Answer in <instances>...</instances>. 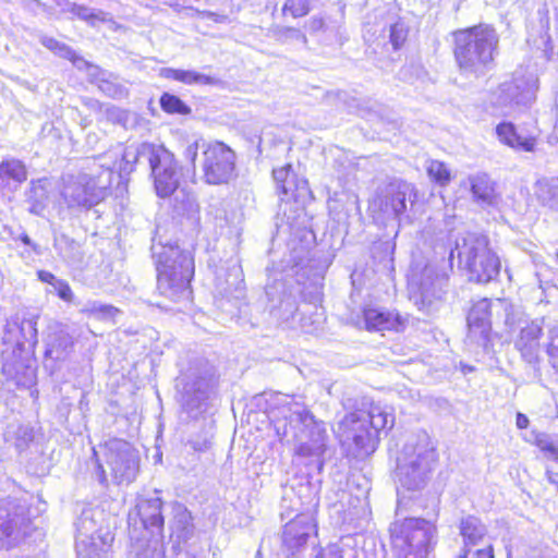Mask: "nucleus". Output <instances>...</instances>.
Listing matches in <instances>:
<instances>
[{
    "label": "nucleus",
    "instance_id": "nucleus-1",
    "mask_svg": "<svg viewBox=\"0 0 558 558\" xmlns=\"http://www.w3.org/2000/svg\"><path fill=\"white\" fill-rule=\"evenodd\" d=\"M271 417L277 436L282 441L290 430L295 440L294 454L305 465L322 471L324 454L327 450V429L325 423L315 420L303 402L302 397L283 396Z\"/></svg>",
    "mask_w": 558,
    "mask_h": 558
},
{
    "label": "nucleus",
    "instance_id": "nucleus-2",
    "mask_svg": "<svg viewBox=\"0 0 558 558\" xmlns=\"http://www.w3.org/2000/svg\"><path fill=\"white\" fill-rule=\"evenodd\" d=\"M36 325L35 318L16 315L4 326L2 373L8 381L20 388H31L36 383V361L33 357L37 344Z\"/></svg>",
    "mask_w": 558,
    "mask_h": 558
},
{
    "label": "nucleus",
    "instance_id": "nucleus-3",
    "mask_svg": "<svg viewBox=\"0 0 558 558\" xmlns=\"http://www.w3.org/2000/svg\"><path fill=\"white\" fill-rule=\"evenodd\" d=\"M151 253L157 269V290L173 303L189 302L192 295L191 279L194 260L190 252L177 244L163 242L159 228L153 238Z\"/></svg>",
    "mask_w": 558,
    "mask_h": 558
},
{
    "label": "nucleus",
    "instance_id": "nucleus-4",
    "mask_svg": "<svg viewBox=\"0 0 558 558\" xmlns=\"http://www.w3.org/2000/svg\"><path fill=\"white\" fill-rule=\"evenodd\" d=\"M317 530L312 514L300 513L282 526L280 547L276 558H362L354 548L355 541L351 536L330 544L316 551L314 556L310 550L316 546Z\"/></svg>",
    "mask_w": 558,
    "mask_h": 558
},
{
    "label": "nucleus",
    "instance_id": "nucleus-5",
    "mask_svg": "<svg viewBox=\"0 0 558 558\" xmlns=\"http://www.w3.org/2000/svg\"><path fill=\"white\" fill-rule=\"evenodd\" d=\"M111 183L112 171L93 158L77 173L62 177L60 196L70 210H89L107 197Z\"/></svg>",
    "mask_w": 558,
    "mask_h": 558
},
{
    "label": "nucleus",
    "instance_id": "nucleus-6",
    "mask_svg": "<svg viewBox=\"0 0 558 558\" xmlns=\"http://www.w3.org/2000/svg\"><path fill=\"white\" fill-rule=\"evenodd\" d=\"M454 58L464 73L483 75L498 53L499 36L488 24H478L453 33Z\"/></svg>",
    "mask_w": 558,
    "mask_h": 558
},
{
    "label": "nucleus",
    "instance_id": "nucleus-7",
    "mask_svg": "<svg viewBox=\"0 0 558 558\" xmlns=\"http://www.w3.org/2000/svg\"><path fill=\"white\" fill-rule=\"evenodd\" d=\"M437 462L436 448L425 432H420L407 440L398 459L396 476L408 490L425 487Z\"/></svg>",
    "mask_w": 558,
    "mask_h": 558
},
{
    "label": "nucleus",
    "instance_id": "nucleus-8",
    "mask_svg": "<svg viewBox=\"0 0 558 558\" xmlns=\"http://www.w3.org/2000/svg\"><path fill=\"white\" fill-rule=\"evenodd\" d=\"M215 367L204 359L191 362L177 379L182 412L192 420H199L208 411L216 388Z\"/></svg>",
    "mask_w": 558,
    "mask_h": 558
},
{
    "label": "nucleus",
    "instance_id": "nucleus-9",
    "mask_svg": "<svg viewBox=\"0 0 558 558\" xmlns=\"http://www.w3.org/2000/svg\"><path fill=\"white\" fill-rule=\"evenodd\" d=\"M457 254L460 266L468 270L469 279L477 283L494 280L500 270L498 256L489 248L488 239L480 233L466 232L456 241L450 258Z\"/></svg>",
    "mask_w": 558,
    "mask_h": 558
},
{
    "label": "nucleus",
    "instance_id": "nucleus-10",
    "mask_svg": "<svg viewBox=\"0 0 558 558\" xmlns=\"http://www.w3.org/2000/svg\"><path fill=\"white\" fill-rule=\"evenodd\" d=\"M397 558H427L436 544V526L425 519L407 518L390 527Z\"/></svg>",
    "mask_w": 558,
    "mask_h": 558
},
{
    "label": "nucleus",
    "instance_id": "nucleus-11",
    "mask_svg": "<svg viewBox=\"0 0 558 558\" xmlns=\"http://www.w3.org/2000/svg\"><path fill=\"white\" fill-rule=\"evenodd\" d=\"M446 281V276L425 257L417 256L412 259L408 274L409 290L411 299L421 311L430 313L436 310Z\"/></svg>",
    "mask_w": 558,
    "mask_h": 558
},
{
    "label": "nucleus",
    "instance_id": "nucleus-12",
    "mask_svg": "<svg viewBox=\"0 0 558 558\" xmlns=\"http://www.w3.org/2000/svg\"><path fill=\"white\" fill-rule=\"evenodd\" d=\"M144 161L149 165L154 189L160 198H167L178 191L181 172L174 155L165 148L153 144L143 150Z\"/></svg>",
    "mask_w": 558,
    "mask_h": 558
},
{
    "label": "nucleus",
    "instance_id": "nucleus-13",
    "mask_svg": "<svg viewBox=\"0 0 558 558\" xmlns=\"http://www.w3.org/2000/svg\"><path fill=\"white\" fill-rule=\"evenodd\" d=\"M201 167L208 184H227L236 178V155L222 142H202Z\"/></svg>",
    "mask_w": 558,
    "mask_h": 558
},
{
    "label": "nucleus",
    "instance_id": "nucleus-14",
    "mask_svg": "<svg viewBox=\"0 0 558 558\" xmlns=\"http://www.w3.org/2000/svg\"><path fill=\"white\" fill-rule=\"evenodd\" d=\"M32 532V521L25 504L16 499L0 501V549L19 547Z\"/></svg>",
    "mask_w": 558,
    "mask_h": 558
},
{
    "label": "nucleus",
    "instance_id": "nucleus-15",
    "mask_svg": "<svg viewBox=\"0 0 558 558\" xmlns=\"http://www.w3.org/2000/svg\"><path fill=\"white\" fill-rule=\"evenodd\" d=\"M538 88L537 77L533 73L515 71L509 82H504L494 94L493 105L501 113L510 114L519 107H527L535 99Z\"/></svg>",
    "mask_w": 558,
    "mask_h": 558
},
{
    "label": "nucleus",
    "instance_id": "nucleus-16",
    "mask_svg": "<svg viewBox=\"0 0 558 558\" xmlns=\"http://www.w3.org/2000/svg\"><path fill=\"white\" fill-rule=\"evenodd\" d=\"M416 201V191L413 184L393 180L381 189L373 201L374 209L383 214L385 218L397 219L400 222L408 220V208Z\"/></svg>",
    "mask_w": 558,
    "mask_h": 558
},
{
    "label": "nucleus",
    "instance_id": "nucleus-17",
    "mask_svg": "<svg viewBox=\"0 0 558 558\" xmlns=\"http://www.w3.org/2000/svg\"><path fill=\"white\" fill-rule=\"evenodd\" d=\"M155 492L154 496H141L135 507L129 512V525L131 538L137 535V524L143 532L140 535L148 537H163L165 518L162 514V500Z\"/></svg>",
    "mask_w": 558,
    "mask_h": 558
},
{
    "label": "nucleus",
    "instance_id": "nucleus-18",
    "mask_svg": "<svg viewBox=\"0 0 558 558\" xmlns=\"http://www.w3.org/2000/svg\"><path fill=\"white\" fill-rule=\"evenodd\" d=\"M104 458L117 484H130L135 480L140 470V456L130 442L122 439L107 441Z\"/></svg>",
    "mask_w": 558,
    "mask_h": 558
},
{
    "label": "nucleus",
    "instance_id": "nucleus-19",
    "mask_svg": "<svg viewBox=\"0 0 558 558\" xmlns=\"http://www.w3.org/2000/svg\"><path fill=\"white\" fill-rule=\"evenodd\" d=\"M544 323V317L521 322L513 340L514 348L519 351L522 360L531 365H537L541 361V338Z\"/></svg>",
    "mask_w": 558,
    "mask_h": 558
},
{
    "label": "nucleus",
    "instance_id": "nucleus-20",
    "mask_svg": "<svg viewBox=\"0 0 558 558\" xmlns=\"http://www.w3.org/2000/svg\"><path fill=\"white\" fill-rule=\"evenodd\" d=\"M265 292L271 303V311H277L280 319L289 320L294 318L298 312L299 288L288 286L281 279H275L272 283L266 286Z\"/></svg>",
    "mask_w": 558,
    "mask_h": 558
},
{
    "label": "nucleus",
    "instance_id": "nucleus-21",
    "mask_svg": "<svg viewBox=\"0 0 558 558\" xmlns=\"http://www.w3.org/2000/svg\"><path fill=\"white\" fill-rule=\"evenodd\" d=\"M95 517L96 510L84 509L75 522L78 558H102L100 551L95 548L96 539L100 538L99 526Z\"/></svg>",
    "mask_w": 558,
    "mask_h": 558
},
{
    "label": "nucleus",
    "instance_id": "nucleus-22",
    "mask_svg": "<svg viewBox=\"0 0 558 558\" xmlns=\"http://www.w3.org/2000/svg\"><path fill=\"white\" fill-rule=\"evenodd\" d=\"M492 302L488 299H481L473 302L468 313V338L478 345L486 347L489 342L492 331Z\"/></svg>",
    "mask_w": 558,
    "mask_h": 558
},
{
    "label": "nucleus",
    "instance_id": "nucleus-23",
    "mask_svg": "<svg viewBox=\"0 0 558 558\" xmlns=\"http://www.w3.org/2000/svg\"><path fill=\"white\" fill-rule=\"evenodd\" d=\"M365 417L364 410L349 413L339 423V430L345 441H352L361 453L369 454L375 451L377 444L367 447L360 441V436L364 438V435L371 434V427Z\"/></svg>",
    "mask_w": 558,
    "mask_h": 558
},
{
    "label": "nucleus",
    "instance_id": "nucleus-24",
    "mask_svg": "<svg viewBox=\"0 0 558 558\" xmlns=\"http://www.w3.org/2000/svg\"><path fill=\"white\" fill-rule=\"evenodd\" d=\"M365 418L371 427V434L360 436V441L367 447L373 444H378L379 434L386 429H390L395 424V415L387 407L380 404H371L369 409L365 411Z\"/></svg>",
    "mask_w": 558,
    "mask_h": 558
},
{
    "label": "nucleus",
    "instance_id": "nucleus-25",
    "mask_svg": "<svg viewBox=\"0 0 558 558\" xmlns=\"http://www.w3.org/2000/svg\"><path fill=\"white\" fill-rule=\"evenodd\" d=\"M243 275L241 267L236 263L216 272V289L225 298H240L243 290Z\"/></svg>",
    "mask_w": 558,
    "mask_h": 558
},
{
    "label": "nucleus",
    "instance_id": "nucleus-26",
    "mask_svg": "<svg viewBox=\"0 0 558 558\" xmlns=\"http://www.w3.org/2000/svg\"><path fill=\"white\" fill-rule=\"evenodd\" d=\"M469 185L474 202L481 206L494 205L497 201L495 183L488 174L478 172L466 178L463 185Z\"/></svg>",
    "mask_w": 558,
    "mask_h": 558
},
{
    "label": "nucleus",
    "instance_id": "nucleus-27",
    "mask_svg": "<svg viewBox=\"0 0 558 558\" xmlns=\"http://www.w3.org/2000/svg\"><path fill=\"white\" fill-rule=\"evenodd\" d=\"M150 143H142L137 146H128L123 148L121 153V158L114 161L111 165L107 162H98V165H104V168L110 169L113 172H118L121 179L128 177L131 172L134 171L136 163H142L144 161L143 150L146 147H151Z\"/></svg>",
    "mask_w": 558,
    "mask_h": 558
},
{
    "label": "nucleus",
    "instance_id": "nucleus-28",
    "mask_svg": "<svg viewBox=\"0 0 558 558\" xmlns=\"http://www.w3.org/2000/svg\"><path fill=\"white\" fill-rule=\"evenodd\" d=\"M131 539L128 558H165L163 537L138 535Z\"/></svg>",
    "mask_w": 558,
    "mask_h": 558
},
{
    "label": "nucleus",
    "instance_id": "nucleus-29",
    "mask_svg": "<svg viewBox=\"0 0 558 558\" xmlns=\"http://www.w3.org/2000/svg\"><path fill=\"white\" fill-rule=\"evenodd\" d=\"M173 518L170 521L171 536L178 543L189 541L194 534V524L191 512L182 504H174L172 508Z\"/></svg>",
    "mask_w": 558,
    "mask_h": 558
},
{
    "label": "nucleus",
    "instance_id": "nucleus-30",
    "mask_svg": "<svg viewBox=\"0 0 558 558\" xmlns=\"http://www.w3.org/2000/svg\"><path fill=\"white\" fill-rule=\"evenodd\" d=\"M26 179L27 171L22 161L12 158L0 163V189L14 191Z\"/></svg>",
    "mask_w": 558,
    "mask_h": 558
},
{
    "label": "nucleus",
    "instance_id": "nucleus-31",
    "mask_svg": "<svg viewBox=\"0 0 558 558\" xmlns=\"http://www.w3.org/2000/svg\"><path fill=\"white\" fill-rule=\"evenodd\" d=\"M159 76L166 80L181 82L186 85H216L218 83L217 78L193 70L161 68L159 70Z\"/></svg>",
    "mask_w": 558,
    "mask_h": 558
},
{
    "label": "nucleus",
    "instance_id": "nucleus-32",
    "mask_svg": "<svg viewBox=\"0 0 558 558\" xmlns=\"http://www.w3.org/2000/svg\"><path fill=\"white\" fill-rule=\"evenodd\" d=\"M496 134L499 141L511 148L522 151H532L535 146L533 137H523L518 134L511 122H501L496 126Z\"/></svg>",
    "mask_w": 558,
    "mask_h": 558
},
{
    "label": "nucleus",
    "instance_id": "nucleus-33",
    "mask_svg": "<svg viewBox=\"0 0 558 558\" xmlns=\"http://www.w3.org/2000/svg\"><path fill=\"white\" fill-rule=\"evenodd\" d=\"M39 41L44 47H46L57 56L70 60L78 69H81L82 66H87L88 69L93 70V72H90L92 75H94L95 72L98 71L97 66L90 65L82 57L77 56L76 52L66 44L61 43L56 38L49 36H41Z\"/></svg>",
    "mask_w": 558,
    "mask_h": 558
},
{
    "label": "nucleus",
    "instance_id": "nucleus-34",
    "mask_svg": "<svg viewBox=\"0 0 558 558\" xmlns=\"http://www.w3.org/2000/svg\"><path fill=\"white\" fill-rule=\"evenodd\" d=\"M364 320L367 329H395L401 325L398 314L379 308H366L364 311Z\"/></svg>",
    "mask_w": 558,
    "mask_h": 558
},
{
    "label": "nucleus",
    "instance_id": "nucleus-35",
    "mask_svg": "<svg viewBox=\"0 0 558 558\" xmlns=\"http://www.w3.org/2000/svg\"><path fill=\"white\" fill-rule=\"evenodd\" d=\"M460 533L463 537L464 547L478 545L487 534L486 526L473 515L463 518L460 523Z\"/></svg>",
    "mask_w": 558,
    "mask_h": 558
},
{
    "label": "nucleus",
    "instance_id": "nucleus-36",
    "mask_svg": "<svg viewBox=\"0 0 558 558\" xmlns=\"http://www.w3.org/2000/svg\"><path fill=\"white\" fill-rule=\"evenodd\" d=\"M57 5L60 8L61 12H70L77 19L87 22L92 26H94L97 22H105V13L100 10L95 11L83 4H77L74 2H70L68 0H56Z\"/></svg>",
    "mask_w": 558,
    "mask_h": 558
},
{
    "label": "nucleus",
    "instance_id": "nucleus-37",
    "mask_svg": "<svg viewBox=\"0 0 558 558\" xmlns=\"http://www.w3.org/2000/svg\"><path fill=\"white\" fill-rule=\"evenodd\" d=\"M53 246L61 258L70 265L78 263L83 258L80 243L64 233L54 235Z\"/></svg>",
    "mask_w": 558,
    "mask_h": 558
},
{
    "label": "nucleus",
    "instance_id": "nucleus-38",
    "mask_svg": "<svg viewBox=\"0 0 558 558\" xmlns=\"http://www.w3.org/2000/svg\"><path fill=\"white\" fill-rule=\"evenodd\" d=\"M73 348L72 337L60 330L49 337L46 355L53 360H64Z\"/></svg>",
    "mask_w": 558,
    "mask_h": 558
},
{
    "label": "nucleus",
    "instance_id": "nucleus-39",
    "mask_svg": "<svg viewBox=\"0 0 558 558\" xmlns=\"http://www.w3.org/2000/svg\"><path fill=\"white\" fill-rule=\"evenodd\" d=\"M535 195L544 206L558 210V178L538 180Z\"/></svg>",
    "mask_w": 558,
    "mask_h": 558
},
{
    "label": "nucleus",
    "instance_id": "nucleus-40",
    "mask_svg": "<svg viewBox=\"0 0 558 558\" xmlns=\"http://www.w3.org/2000/svg\"><path fill=\"white\" fill-rule=\"evenodd\" d=\"M82 312L90 317L110 320L119 314V310L113 305L102 303L100 301H88L84 304Z\"/></svg>",
    "mask_w": 558,
    "mask_h": 558
},
{
    "label": "nucleus",
    "instance_id": "nucleus-41",
    "mask_svg": "<svg viewBox=\"0 0 558 558\" xmlns=\"http://www.w3.org/2000/svg\"><path fill=\"white\" fill-rule=\"evenodd\" d=\"M160 108L169 114L186 116L191 113V108L178 96L163 93L159 99Z\"/></svg>",
    "mask_w": 558,
    "mask_h": 558
},
{
    "label": "nucleus",
    "instance_id": "nucleus-42",
    "mask_svg": "<svg viewBox=\"0 0 558 558\" xmlns=\"http://www.w3.org/2000/svg\"><path fill=\"white\" fill-rule=\"evenodd\" d=\"M426 171L430 180L440 186H447L451 181V172L442 161L428 160Z\"/></svg>",
    "mask_w": 558,
    "mask_h": 558
},
{
    "label": "nucleus",
    "instance_id": "nucleus-43",
    "mask_svg": "<svg viewBox=\"0 0 558 558\" xmlns=\"http://www.w3.org/2000/svg\"><path fill=\"white\" fill-rule=\"evenodd\" d=\"M213 421L204 420L202 423V434L189 439V444L195 451H205L209 448L213 438Z\"/></svg>",
    "mask_w": 558,
    "mask_h": 558
},
{
    "label": "nucleus",
    "instance_id": "nucleus-44",
    "mask_svg": "<svg viewBox=\"0 0 558 558\" xmlns=\"http://www.w3.org/2000/svg\"><path fill=\"white\" fill-rule=\"evenodd\" d=\"M274 180L277 183V190L281 195L288 196L291 192V183L293 173H291V166L281 167L272 171Z\"/></svg>",
    "mask_w": 558,
    "mask_h": 558
},
{
    "label": "nucleus",
    "instance_id": "nucleus-45",
    "mask_svg": "<svg viewBox=\"0 0 558 558\" xmlns=\"http://www.w3.org/2000/svg\"><path fill=\"white\" fill-rule=\"evenodd\" d=\"M546 354L550 366L558 372V326L548 329Z\"/></svg>",
    "mask_w": 558,
    "mask_h": 558
},
{
    "label": "nucleus",
    "instance_id": "nucleus-46",
    "mask_svg": "<svg viewBox=\"0 0 558 558\" xmlns=\"http://www.w3.org/2000/svg\"><path fill=\"white\" fill-rule=\"evenodd\" d=\"M409 28L404 22L398 21L390 25L389 40L395 50H398L408 38Z\"/></svg>",
    "mask_w": 558,
    "mask_h": 558
},
{
    "label": "nucleus",
    "instance_id": "nucleus-47",
    "mask_svg": "<svg viewBox=\"0 0 558 558\" xmlns=\"http://www.w3.org/2000/svg\"><path fill=\"white\" fill-rule=\"evenodd\" d=\"M535 445L545 453L548 458L558 462V447L553 442L549 435L545 433L535 434Z\"/></svg>",
    "mask_w": 558,
    "mask_h": 558
},
{
    "label": "nucleus",
    "instance_id": "nucleus-48",
    "mask_svg": "<svg viewBox=\"0 0 558 558\" xmlns=\"http://www.w3.org/2000/svg\"><path fill=\"white\" fill-rule=\"evenodd\" d=\"M34 440V428L28 425H21L15 432V447L17 450H26Z\"/></svg>",
    "mask_w": 558,
    "mask_h": 558
},
{
    "label": "nucleus",
    "instance_id": "nucleus-49",
    "mask_svg": "<svg viewBox=\"0 0 558 558\" xmlns=\"http://www.w3.org/2000/svg\"><path fill=\"white\" fill-rule=\"evenodd\" d=\"M17 236H19V241H21L25 245V250L22 252L23 257H25V258L31 257L32 254H35V255L43 254V250H41L40 245L35 243L25 231L19 232Z\"/></svg>",
    "mask_w": 558,
    "mask_h": 558
},
{
    "label": "nucleus",
    "instance_id": "nucleus-50",
    "mask_svg": "<svg viewBox=\"0 0 558 558\" xmlns=\"http://www.w3.org/2000/svg\"><path fill=\"white\" fill-rule=\"evenodd\" d=\"M277 38L281 40L294 39L306 43V36L298 28L294 27H280L276 32Z\"/></svg>",
    "mask_w": 558,
    "mask_h": 558
},
{
    "label": "nucleus",
    "instance_id": "nucleus-51",
    "mask_svg": "<svg viewBox=\"0 0 558 558\" xmlns=\"http://www.w3.org/2000/svg\"><path fill=\"white\" fill-rule=\"evenodd\" d=\"M52 289L61 300L65 302H72L74 294L65 280L58 279L52 286Z\"/></svg>",
    "mask_w": 558,
    "mask_h": 558
},
{
    "label": "nucleus",
    "instance_id": "nucleus-52",
    "mask_svg": "<svg viewBox=\"0 0 558 558\" xmlns=\"http://www.w3.org/2000/svg\"><path fill=\"white\" fill-rule=\"evenodd\" d=\"M100 89L107 95L117 98L122 97L124 95V89L122 86L116 85L109 81L102 80L100 84Z\"/></svg>",
    "mask_w": 558,
    "mask_h": 558
},
{
    "label": "nucleus",
    "instance_id": "nucleus-53",
    "mask_svg": "<svg viewBox=\"0 0 558 558\" xmlns=\"http://www.w3.org/2000/svg\"><path fill=\"white\" fill-rule=\"evenodd\" d=\"M199 148L202 149V142L195 141L194 143L189 144L184 149V158L190 160L193 166H195Z\"/></svg>",
    "mask_w": 558,
    "mask_h": 558
},
{
    "label": "nucleus",
    "instance_id": "nucleus-54",
    "mask_svg": "<svg viewBox=\"0 0 558 558\" xmlns=\"http://www.w3.org/2000/svg\"><path fill=\"white\" fill-rule=\"evenodd\" d=\"M324 20L322 17H318V16H313L311 20H308V22L306 23L305 27L312 32V33H315V32H318L320 29H323L324 27Z\"/></svg>",
    "mask_w": 558,
    "mask_h": 558
},
{
    "label": "nucleus",
    "instance_id": "nucleus-55",
    "mask_svg": "<svg viewBox=\"0 0 558 558\" xmlns=\"http://www.w3.org/2000/svg\"><path fill=\"white\" fill-rule=\"evenodd\" d=\"M37 277L41 282L48 283L49 286H53L54 282L59 279L53 274L47 270H39L37 272Z\"/></svg>",
    "mask_w": 558,
    "mask_h": 558
},
{
    "label": "nucleus",
    "instance_id": "nucleus-56",
    "mask_svg": "<svg viewBox=\"0 0 558 558\" xmlns=\"http://www.w3.org/2000/svg\"><path fill=\"white\" fill-rule=\"evenodd\" d=\"M515 424H517L518 428L524 429V428H527V426L530 424V420L525 414L519 412L517 414Z\"/></svg>",
    "mask_w": 558,
    "mask_h": 558
},
{
    "label": "nucleus",
    "instance_id": "nucleus-57",
    "mask_svg": "<svg viewBox=\"0 0 558 558\" xmlns=\"http://www.w3.org/2000/svg\"><path fill=\"white\" fill-rule=\"evenodd\" d=\"M3 231L9 235V238L11 240H14V241L19 240V236H17L19 232H24V230L21 227H19L17 229H14V228L9 227V226H4L3 227Z\"/></svg>",
    "mask_w": 558,
    "mask_h": 558
},
{
    "label": "nucleus",
    "instance_id": "nucleus-58",
    "mask_svg": "<svg viewBox=\"0 0 558 558\" xmlns=\"http://www.w3.org/2000/svg\"><path fill=\"white\" fill-rule=\"evenodd\" d=\"M474 558H494L492 547L488 546L487 548L477 549L474 553Z\"/></svg>",
    "mask_w": 558,
    "mask_h": 558
},
{
    "label": "nucleus",
    "instance_id": "nucleus-59",
    "mask_svg": "<svg viewBox=\"0 0 558 558\" xmlns=\"http://www.w3.org/2000/svg\"><path fill=\"white\" fill-rule=\"evenodd\" d=\"M96 475H97V480L99 481V483L105 484L107 482L106 471H105L104 465L101 463L97 464Z\"/></svg>",
    "mask_w": 558,
    "mask_h": 558
},
{
    "label": "nucleus",
    "instance_id": "nucleus-60",
    "mask_svg": "<svg viewBox=\"0 0 558 558\" xmlns=\"http://www.w3.org/2000/svg\"><path fill=\"white\" fill-rule=\"evenodd\" d=\"M546 476L549 483L556 486L558 490V473H554L551 471L546 472Z\"/></svg>",
    "mask_w": 558,
    "mask_h": 558
},
{
    "label": "nucleus",
    "instance_id": "nucleus-61",
    "mask_svg": "<svg viewBox=\"0 0 558 558\" xmlns=\"http://www.w3.org/2000/svg\"><path fill=\"white\" fill-rule=\"evenodd\" d=\"M288 222L290 223L291 228H305V221L298 222V221H290V217H288Z\"/></svg>",
    "mask_w": 558,
    "mask_h": 558
},
{
    "label": "nucleus",
    "instance_id": "nucleus-62",
    "mask_svg": "<svg viewBox=\"0 0 558 558\" xmlns=\"http://www.w3.org/2000/svg\"><path fill=\"white\" fill-rule=\"evenodd\" d=\"M26 1L34 3V4H36L39 8H44L45 7V4L43 2H40L39 0H26Z\"/></svg>",
    "mask_w": 558,
    "mask_h": 558
},
{
    "label": "nucleus",
    "instance_id": "nucleus-63",
    "mask_svg": "<svg viewBox=\"0 0 558 558\" xmlns=\"http://www.w3.org/2000/svg\"><path fill=\"white\" fill-rule=\"evenodd\" d=\"M108 157H109V156H102V157H100L99 159H100V160H104V159H107Z\"/></svg>",
    "mask_w": 558,
    "mask_h": 558
},
{
    "label": "nucleus",
    "instance_id": "nucleus-64",
    "mask_svg": "<svg viewBox=\"0 0 558 558\" xmlns=\"http://www.w3.org/2000/svg\"><path fill=\"white\" fill-rule=\"evenodd\" d=\"M557 258H558V252H557Z\"/></svg>",
    "mask_w": 558,
    "mask_h": 558
}]
</instances>
